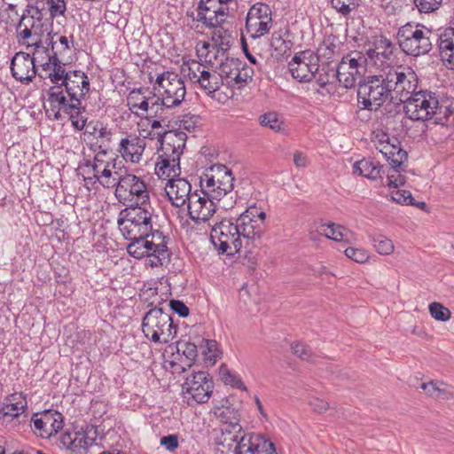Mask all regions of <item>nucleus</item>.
<instances>
[{
  "label": "nucleus",
  "instance_id": "nucleus-1",
  "mask_svg": "<svg viewBox=\"0 0 454 454\" xmlns=\"http://www.w3.org/2000/svg\"><path fill=\"white\" fill-rule=\"evenodd\" d=\"M266 213L251 206L233 221L223 219L214 224L210 240L219 254L233 255L239 252L243 240L260 239L266 231Z\"/></svg>",
  "mask_w": 454,
  "mask_h": 454
},
{
  "label": "nucleus",
  "instance_id": "nucleus-2",
  "mask_svg": "<svg viewBox=\"0 0 454 454\" xmlns=\"http://www.w3.org/2000/svg\"><path fill=\"white\" fill-rule=\"evenodd\" d=\"M437 37L442 60L454 68V27L446 28L440 35L420 23L408 22L399 27L396 38L400 49L413 57L427 54L433 47V39Z\"/></svg>",
  "mask_w": 454,
  "mask_h": 454
},
{
  "label": "nucleus",
  "instance_id": "nucleus-3",
  "mask_svg": "<svg viewBox=\"0 0 454 454\" xmlns=\"http://www.w3.org/2000/svg\"><path fill=\"white\" fill-rule=\"evenodd\" d=\"M90 89V79L82 70H68L60 86H51L48 90V102L54 119L61 118V109L71 111L80 108V101L85 98Z\"/></svg>",
  "mask_w": 454,
  "mask_h": 454
},
{
  "label": "nucleus",
  "instance_id": "nucleus-4",
  "mask_svg": "<svg viewBox=\"0 0 454 454\" xmlns=\"http://www.w3.org/2000/svg\"><path fill=\"white\" fill-rule=\"evenodd\" d=\"M392 95L388 70L382 71L380 74L369 75L364 82H358L356 98L360 109L372 110V106L377 109L387 100L391 101Z\"/></svg>",
  "mask_w": 454,
  "mask_h": 454
},
{
  "label": "nucleus",
  "instance_id": "nucleus-5",
  "mask_svg": "<svg viewBox=\"0 0 454 454\" xmlns=\"http://www.w3.org/2000/svg\"><path fill=\"white\" fill-rule=\"evenodd\" d=\"M117 224L124 239L150 237L153 212L146 206L129 204L119 213Z\"/></svg>",
  "mask_w": 454,
  "mask_h": 454
},
{
  "label": "nucleus",
  "instance_id": "nucleus-6",
  "mask_svg": "<svg viewBox=\"0 0 454 454\" xmlns=\"http://www.w3.org/2000/svg\"><path fill=\"white\" fill-rule=\"evenodd\" d=\"M141 326L145 338L155 343L168 344L177 333L171 316L156 306L145 313Z\"/></svg>",
  "mask_w": 454,
  "mask_h": 454
},
{
  "label": "nucleus",
  "instance_id": "nucleus-7",
  "mask_svg": "<svg viewBox=\"0 0 454 454\" xmlns=\"http://www.w3.org/2000/svg\"><path fill=\"white\" fill-rule=\"evenodd\" d=\"M118 176V182L115 186L114 195L119 202L123 205L128 203L134 206H146L149 201V191L145 180L138 176L128 172L127 169L119 168V171H114Z\"/></svg>",
  "mask_w": 454,
  "mask_h": 454
},
{
  "label": "nucleus",
  "instance_id": "nucleus-8",
  "mask_svg": "<svg viewBox=\"0 0 454 454\" xmlns=\"http://www.w3.org/2000/svg\"><path fill=\"white\" fill-rule=\"evenodd\" d=\"M213 390V378L205 371L192 372L186 376L182 385L184 402L191 407L207 403Z\"/></svg>",
  "mask_w": 454,
  "mask_h": 454
},
{
  "label": "nucleus",
  "instance_id": "nucleus-9",
  "mask_svg": "<svg viewBox=\"0 0 454 454\" xmlns=\"http://www.w3.org/2000/svg\"><path fill=\"white\" fill-rule=\"evenodd\" d=\"M388 73L391 92H393L391 102L405 105L417 93V74L411 68L403 67H390Z\"/></svg>",
  "mask_w": 454,
  "mask_h": 454
},
{
  "label": "nucleus",
  "instance_id": "nucleus-10",
  "mask_svg": "<svg viewBox=\"0 0 454 454\" xmlns=\"http://www.w3.org/2000/svg\"><path fill=\"white\" fill-rule=\"evenodd\" d=\"M403 108L411 120L422 121L431 120L442 112L438 97L435 93L428 90H420L415 93Z\"/></svg>",
  "mask_w": 454,
  "mask_h": 454
},
{
  "label": "nucleus",
  "instance_id": "nucleus-11",
  "mask_svg": "<svg viewBox=\"0 0 454 454\" xmlns=\"http://www.w3.org/2000/svg\"><path fill=\"white\" fill-rule=\"evenodd\" d=\"M272 24V11L267 4L256 2L248 9L245 30L252 39H258L268 35Z\"/></svg>",
  "mask_w": 454,
  "mask_h": 454
},
{
  "label": "nucleus",
  "instance_id": "nucleus-12",
  "mask_svg": "<svg viewBox=\"0 0 454 454\" xmlns=\"http://www.w3.org/2000/svg\"><path fill=\"white\" fill-rule=\"evenodd\" d=\"M165 106H179L184 100L186 88L184 80L175 72L166 71L155 80Z\"/></svg>",
  "mask_w": 454,
  "mask_h": 454
},
{
  "label": "nucleus",
  "instance_id": "nucleus-13",
  "mask_svg": "<svg viewBox=\"0 0 454 454\" xmlns=\"http://www.w3.org/2000/svg\"><path fill=\"white\" fill-rule=\"evenodd\" d=\"M230 440L237 442L235 454H277L274 444L261 434H233Z\"/></svg>",
  "mask_w": 454,
  "mask_h": 454
},
{
  "label": "nucleus",
  "instance_id": "nucleus-14",
  "mask_svg": "<svg viewBox=\"0 0 454 454\" xmlns=\"http://www.w3.org/2000/svg\"><path fill=\"white\" fill-rule=\"evenodd\" d=\"M63 415L55 410H45L41 413H35L32 417V422L36 432L43 438H50L56 435L64 426Z\"/></svg>",
  "mask_w": 454,
  "mask_h": 454
},
{
  "label": "nucleus",
  "instance_id": "nucleus-15",
  "mask_svg": "<svg viewBox=\"0 0 454 454\" xmlns=\"http://www.w3.org/2000/svg\"><path fill=\"white\" fill-rule=\"evenodd\" d=\"M215 200L206 194H200L198 190H195L192 200L187 206L190 218L197 223L208 221L215 213Z\"/></svg>",
  "mask_w": 454,
  "mask_h": 454
},
{
  "label": "nucleus",
  "instance_id": "nucleus-16",
  "mask_svg": "<svg viewBox=\"0 0 454 454\" xmlns=\"http://www.w3.org/2000/svg\"><path fill=\"white\" fill-rule=\"evenodd\" d=\"M313 54L309 51H301L296 54L288 63V68L292 76L299 82H309L319 71L317 64H312Z\"/></svg>",
  "mask_w": 454,
  "mask_h": 454
},
{
  "label": "nucleus",
  "instance_id": "nucleus-17",
  "mask_svg": "<svg viewBox=\"0 0 454 454\" xmlns=\"http://www.w3.org/2000/svg\"><path fill=\"white\" fill-rule=\"evenodd\" d=\"M165 192L168 200L176 207L188 206L193 196L190 182L180 176L169 179L165 186Z\"/></svg>",
  "mask_w": 454,
  "mask_h": 454
},
{
  "label": "nucleus",
  "instance_id": "nucleus-18",
  "mask_svg": "<svg viewBox=\"0 0 454 454\" xmlns=\"http://www.w3.org/2000/svg\"><path fill=\"white\" fill-rule=\"evenodd\" d=\"M10 68L14 79L24 84L31 82L37 74L31 55L23 51H19L13 56Z\"/></svg>",
  "mask_w": 454,
  "mask_h": 454
},
{
  "label": "nucleus",
  "instance_id": "nucleus-19",
  "mask_svg": "<svg viewBox=\"0 0 454 454\" xmlns=\"http://www.w3.org/2000/svg\"><path fill=\"white\" fill-rule=\"evenodd\" d=\"M145 148V142L137 136H128L121 140L119 153L126 160L133 163L140 161Z\"/></svg>",
  "mask_w": 454,
  "mask_h": 454
},
{
  "label": "nucleus",
  "instance_id": "nucleus-20",
  "mask_svg": "<svg viewBox=\"0 0 454 454\" xmlns=\"http://www.w3.org/2000/svg\"><path fill=\"white\" fill-rule=\"evenodd\" d=\"M155 174L161 179L177 178L181 174L178 155L170 156L167 153L159 155L155 164Z\"/></svg>",
  "mask_w": 454,
  "mask_h": 454
},
{
  "label": "nucleus",
  "instance_id": "nucleus-21",
  "mask_svg": "<svg viewBox=\"0 0 454 454\" xmlns=\"http://www.w3.org/2000/svg\"><path fill=\"white\" fill-rule=\"evenodd\" d=\"M212 170L215 171L216 177V194H212V198L220 200L223 196L232 192L235 178L232 171L225 165H215L212 167Z\"/></svg>",
  "mask_w": 454,
  "mask_h": 454
},
{
  "label": "nucleus",
  "instance_id": "nucleus-22",
  "mask_svg": "<svg viewBox=\"0 0 454 454\" xmlns=\"http://www.w3.org/2000/svg\"><path fill=\"white\" fill-rule=\"evenodd\" d=\"M187 135L180 130H166V136L160 144L162 153L170 156L178 155L180 159L186 145Z\"/></svg>",
  "mask_w": 454,
  "mask_h": 454
},
{
  "label": "nucleus",
  "instance_id": "nucleus-23",
  "mask_svg": "<svg viewBox=\"0 0 454 454\" xmlns=\"http://www.w3.org/2000/svg\"><path fill=\"white\" fill-rule=\"evenodd\" d=\"M340 56V40L336 35L326 36L317 50V59L322 63L337 62Z\"/></svg>",
  "mask_w": 454,
  "mask_h": 454
},
{
  "label": "nucleus",
  "instance_id": "nucleus-24",
  "mask_svg": "<svg viewBox=\"0 0 454 454\" xmlns=\"http://www.w3.org/2000/svg\"><path fill=\"white\" fill-rule=\"evenodd\" d=\"M67 64V60H55L49 58L48 63H45L42 69L43 74H38V75L42 79H49L53 84L52 86H60L68 74L66 69Z\"/></svg>",
  "mask_w": 454,
  "mask_h": 454
},
{
  "label": "nucleus",
  "instance_id": "nucleus-25",
  "mask_svg": "<svg viewBox=\"0 0 454 454\" xmlns=\"http://www.w3.org/2000/svg\"><path fill=\"white\" fill-rule=\"evenodd\" d=\"M45 43L51 49V59L68 60L67 57L71 52V47L66 35L51 31L47 34Z\"/></svg>",
  "mask_w": 454,
  "mask_h": 454
},
{
  "label": "nucleus",
  "instance_id": "nucleus-26",
  "mask_svg": "<svg viewBox=\"0 0 454 454\" xmlns=\"http://www.w3.org/2000/svg\"><path fill=\"white\" fill-rule=\"evenodd\" d=\"M117 159L109 155L108 150H100L93 157V160H84L80 166L88 176L95 174L104 168H115Z\"/></svg>",
  "mask_w": 454,
  "mask_h": 454
},
{
  "label": "nucleus",
  "instance_id": "nucleus-27",
  "mask_svg": "<svg viewBox=\"0 0 454 454\" xmlns=\"http://www.w3.org/2000/svg\"><path fill=\"white\" fill-rule=\"evenodd\" d=\"M214 414L223 424L226 425L223 430L229 434H231L232 432L240 434L242 429L239 425L240 415L237 410L230 406L215 407Z\"/></svg>",
  "mask_w": 454,
  "mask_h": 454
},
{
  "label": "nucleus",
  "instance_id": "nucleus-28",
  "mask_svg": "<svg viewBox=\"0 0 454 454\" xmlns=\"http://www.w3.org/2000/svg\"><path fill=\"white\" fill-rule=\"evenodd\" d=\"M215 60L217 61L216 65L219 67V75L223 79V83L225 82L229 87H232L235 75H237L242 61L239 59L230 58L228 54L223 57V59L218 58Z\"/></svg>",
  "mask_w": 454,
  "mask_h": 454
},
{
  "label": "nucleus",
  "instance_id": "nucleus-29",
  "mask_svg": "<svg viewBox=\"0 0 454 454\" xmlns=\"http://www.w3.org/2000/svg\"><path fill=\"white\" fill-rule=\"evenodd\" d=\"M145 89L143 87L133 89L128 98L127 106L129 109L137 117H144L148 112L152 98L144 96Z\"/></svg>",
  "mask_w": 454,
  "mask_h": 454
},
{
  "label": "nucleus",
  "instance_id": "nucleus-30",
  "mask_svg": "<svg viewBox=\"0 0 454 454\" xmlns=\"http://www.w3.org/2000/svg\"><path fill=\"white\" fill-rule=\"evenodd\" d=\"M30 13L28 9L24 11V13L17 26V34H18V42L20 44L26 45L29 43L27 42L28 39H32V42H35V39L42 38V35L39 32H34V23H35V16L32 15L27 20L28 23H30V27H27V24L26 23L27 13Z\"/></svg>",
  "mask_w": 454,
  "mask_h": 454
},
{
  "label": "nucleus",
  "instance_id": "nucleus-31",
  "mask_svg": "<svg viewBox=\"0 0 454 454\" xmlns=\"http://www.w3.org/2000/svg\"><path fill=\"white\" fill-rule=\"evenodd\" d=\"M420 388L424 390L428 396L434 399H441L443 401L454 399V391L448 387L447 384L443 381L430 380L422 383Z\"/></svg>",
  "mask_w": 454,
  "mask_h": 454
},
{
  "label": "nucleus",
  "instance_id": "nucleus-32",
  "mask_svg": "<svg viewBox=\"0 0 454 454\" xmlns=\"http://www.w3.org/2000/svg\"><path fill=\"white\" fill-rule=\"evenodd\" d=\"M212 33V41L215 45H212V50H215V59L224 57L228 54L227 51L231 46V35L230 32L224 29L222 26L214 27Z\"/></svg>",
  "mask_w": 454,
  "mask_h": 454
},
{
  "label": "nucleus",
  "instance_id": "nucleus-33",
  "mask_svg": "<svg viewBox=\"0 0 454 454\" xmlns=\"http://www.w3.org/2000/svg\"><path fill=\"white\" fill-rule=\"evenodd\" d=\"M148 238L135 237L126 239L130 241L126 247L128 254L136 259H141L148 255V253L153 251L152 246H154V243L149 241Z\"/></svg>",
  "mask_w": 454,
  "mask_h": 454
},
{
  "label": "nucleus",
  "instance_id": "nucleus-34",
  "mask_svg": "<svg viewBox=\"0 0 454 454\" xmlns=\"http://www.w3.org/2000/svg\"><path fill=\"white\" fill-rule=\"evenodd\" d=\"M382 166L371 159H363L353 165V172L368 179L375 180L380 176Z\"/></svg>",
  "mask_w": 454,
  "mask_h": 454
},
{
  "label": "nucleus",
  "instance_id": "nucleus-35",
  "mask_svg": "<svg viewBox=\"0 0 454 454\" xmlns=\"http://www.w3.org/2000/svg\"><path fill=\"white\" fill-rule=\"evenodd\" d=\"M116 168V167L104 168L98 172L84 177V180L92 184L98 182L105 188H114L119 180L118 176L114 175V171H118Z\"/></svg>",
  "mask_w": 454,
  "mask_h": 454
},
{
  "label": "nucleus",
  "instance_id": "nucleus-36",
  "mask_svg": "<svg viewBox=\"0 0 454 454\" xmlns=\"http://www.w3.org/2000/svg\"><path fill=\"white\" fill-rule=\"evenodd\" d=\"M173 108H175L174 106H165L161 97H153L149 104L148 112L146 113L148 114L146 118H156L169 123L171 110Z\"/></svg>",
  "mask_w": 454,
  "mask_h": 454
},
{
  "label": "nucleus",
  "instance_id": "nucleus-37",
  "mask_svg": "<svg viewBox=\"0 0 454 454\" xmlns=\"http://www.w3.org/2000/svg\"><path fill=\"white\" fill-rule=\"evenodd\" d=\"M293 43L282 36L281 31L274 32L271 35L270 47L274 51L272 54L276 59L287 58L291 54Z\"/></svg>",
  "mask_w": 454,
  "mask_h": 454
},
{
  "label": "nucleus",
  "instance_id": "nucleus-38",
  "mask_svg": "<svg viewBox=\"0 0 454 454\" xmlns=\"http://www.w3.org/2000/svg\"><path fill=\"white\" fill-rule=\"evenodd\" d=\"M197 83L208 96H213L223 84V79L220 78L219 74L216 72L207 70L202 74Z\"/></svg>",
  "mask_w": 454,
  "mask_h": 454
},
{
  "label": "nucleus",
  "instance_id": "nucleus-39",
  "mask_svg": "<svg viewBox=\"0 0 454 454\" xmlns=\"http://www.w3.org/2000/svg\"><path fill=\"white\" fill-rule=\"evenodd\" d=\"M34 47L33 56L31 57L35 65L37 63L43 68V65L48 63V59L51 57L50 47L44 46L42 38L35 39V42L27 44V48Z\"/></svg>",
  "mask_w": 454,
  "mask_h": 454
},
{
  "label": "nucleus",
  "instance_id": "nucleus-40",
  "mask_svg": "<svg viewBox=\"0 0 454 454\" xmlns=\"http://www.w3.org/2000/svg\"><path fill=\"white\" fill-rule=\"evenodd\" d=\"M171 253L168 247L160 245L156 247V250L150 251L146 257V264L152 268H158L168 262L170 259Z\"/></svg>",
  "mask_w": 454,
  "mask_h": 454
},
{
  "label": "nucleus",
  "instance_id": "nucleus-41",
  "mask_svg": "<svg viewBox=\"0 0 454 454\" xmlns=\"http://www.w3.org/2000/svg\"><path fill=\"white\" fill-rule=\"evenodd\" d=\"M330 64L322 63L321 72L317 79L320 86L324 87L328 83H333L334 81L340 82V61L335 62L333 67H329Z\"/></svg>",
  "mask_w": 454,
  "mask_h": 454
},
{
  "label": "nucleus",
  "instance_id": "nucleus-42",
  "mask_svg": "<svg viewBox=\"0 0 454 454\" xmlns=\"http://www.w3.org/2000/svg\"><path fill=\"white\" fill-rule=\"evenodd\" d=\"M353 48L354 47L346 46V51L349 52L342 56V67L348 64L350 71L359 74L358 67H362L366 62V59L361 51L353 50Z\"/></svg>",
  "mask_w": 454,
  "mask_h": 454
},
{
  "label": "nucleus",
  "instance_id": "nucleus-43",
  "mask_svg": "<svg viewBox=\"0 0 454 454\" xmlns=\"http://www.w3.org/2000/svg\"><path fill=\"white\" fill-rule=\"evenodd\" d=\"M201 189L198 190L199 193L206 194L212 198V194H216V177L215 171L212 170V167L202 174L200 180Z\"/></svg>",
  "mask_w": 454,
  "mask_h": 454
},
{
  "label": "nucleus",
  "instance_id": "nucleus-44",
  "mask_svg": "<svg viewBox=\"0 0 454 454\" xmlns=\"http://www.w3.org/2000/svg\"><path fill=\"white\" fill-rule=\"evenodd\" d=\"M373 46L379 51L380 58L381 59L380 62L383 63L392 60L395 47L388 38L383 35L377 37L373 42Z\"/></svg>",
  "mask_w": 454,
  "mask_h": 454
},
{
  "label": "nucleus",
  "instance_id": "nucleus-45",
  "mask_svg": "<svg viewBox=\"0 0 454 454\" xmlns=\"http://www.w3.org/2000/svg\"><path fill=\"white\" fill-rule=\"evenodd\" d=\"M223 4H220L215 11H213L212 14H209L208 17L200 16V21L207 27H216L222 26L225 22L226 17L228 15V8L223 7Z\"/></svg>",
  "mask_w": 454,
  "mask_h": 454
},
{
  "label": "nucleus",
  "instance_id": "nucleus-46",
  "mask_svg": "<svg viewBox=\"0 0 454 454\" xmlns=\"http://www.w3.org/2000/svg\"><path fill=\"white\" fill-rule=\"evenodd\" d=\"M361 19H352L350 21H347L345 41L342 42V46L356 47L360 35L359 29L361 25Z\"/></svg>",
  "mask_w": 454,
  "mask_h": 454
},
{
  "label": "nucleus",
  "instance_id": "nucleus-47",
  "mask_svg": "<svg viewBox=\"0 0 454 454\" xmlns=\"http://www.w3.org/2000/svg\"><path fill=\"white\" fill-rule=\"evenodd\" d=\"M182 71L185 73V75L192 83L196 84L202 74H204V73H206L207 70L203 64L196 60H191L189 62L184 63L182 66Z\"/></svg>",
  "mask_w": 454,
  "mask_h": 454
},
{
  "label": "nucleus",
  "instance_id": "nucleus-48",
  "mask_svg": "<svg viewBox=\"0 0 454 454\" xmlns=\"http://www.w3.org/2000/svg\"><path fill=\"white\" fill-rule=\"evenodd\" d=\"M219 374L222 381L225 385H230L231 387L241 391H247V387L245 386L240 377L227 367L222 366L220 368Z\"/></svg>",
  "mask_w": 454,
  "mask_h": 454
},
{
  "label": "nucleus",
  "instance_id": "nucleus-49",
  "mask_svg": "<svg viewBox=\"0 0 454 454\" xmlns=\"http://www.w3.org/2000/svg\"><path fill=\"white\" fill-rule=\"evenodd\" d=\"M199 348L205 356L206 361L215 362L219 355L218 343L216 340L202 339L199 344Z\"/></svg>",
  "mask_w": 454,
  "mask_h": 454
},
{
  "label": "nucleus",
  "instance_id": "nucleus-50",
  "mask_svg": "<svg viewBox=\"0 0 454 454\" xmlns=\"http://www.w3.org/2000/svg\"><path fill=\"white\" fill-rule=\"evenodd\" d=\"M61 111L69 115V120L73 127L77 130H82L87 122V118L82 115L85 112V107L82 106V101H80V108H74L71 111L61 109Z\"/></svg>",
  "mask_w": 454,
  "mask_h": 454
},
{
  "label": "nucleus",
  "instance_id": "nucleus-51",
  "mask_svg": "<svg viewBox=\"0 0 454 454\" xmlns=\"http://www.w3.org/2000/svg\"><path fill=\"white\" fill-rule=\"evenodd\" d=\"M371 240L375 250L380 254L387 255L394 251L392 240L384 235L372 236Z\"/></svg>",
  "mask_w": 454,
  "mask_h": 454
},
{
  "label": "nucleus",
  "instance_id": "nucleus-52",
  "mask_svg": "<svg viewBox=\"0 0 454 454\" xmlns=\"http://www.w3.org/2000/svg\"><path fill=\"white\" fill-rule=\"evenodd\" d=\"M259 123L273 131H280L284 122L279 119L276 112H268L259 117Z\"/></svg>",
  "mask_w": 454,
  "mask_h": 454
},
{
  "label": "nucleus",
  "instance_id": "nucleus-53",
  "mask_svg": "<svg viewBox=\"0 0 454 454\" xmlns=\"http://www.w3.org/2000/svg\"><path fill=\"white\" fill-rule=\"evenodd\" d=\"M317 234L334 241L340 240V225L335 223H321L317 227Z\"/></svg>",
  "mask_w": 454,
  "mask_h": 454
},
{
  "label": "nucleus",
  "instance_id": "nucleus-54",
  "mask_svg": "<svg viewBox=\"0 0 454 454\" xmlns=\"http://www.w3.org/2000/svg\"><path fill=\"white\" fill-rule=\"evenodd\" d=\"M428 310L433 318L437 321L446 322L450 319V310L442 303L434 301L429 304Z\"/></svg>",
  "mask_w": 454,
  "mask_h": 454
},
{
  "label": "nucleus",
  "instance_id": "nucleus-55",
  "mask_svg": "<svg viewBox=\"0 0 454 454\" xmlns=\"http://www.w3.org/2000/svg\"><path fill=\"white\" fill-rule=\"evenodd\" d=\"M386 139L381 138L380 140L379 150L383 156L387 159L394 157V152H395L397 146L401 145V142L396 137H388L386 134L383 135Z\"/></svg>",
  "mask_w": 454,
  "mask_h": 454
},
{
  "label": "nucleus",
  "instance_id": "nucleus-56",
  "mask_svg": "<svg viewBox=\"0 0 454 454\" xmlns=\"http://www.w3.org/2000/svg\"><path fill=\"white\" fill-rule=\"evenodd\" d=\"M177 352H182L183 355L190 361H194L198 356L199 345L191 340H180L176 342Z\"/></svg>",
  "mask_w": 454,
  "mask_h": 454
},
{
  "label": "nucleus",
  "instance_id": "nucleus-57",
  "mask_svg": "<svg viewBox=\"0 0 454 454\" xmlns=\"http://www.w3.org/2000/svg\"><path fill=\"white\" fill-rule=\"evenodd\" d=\"M253 74V69L247 67L246 63L242 62L237 75H235L232 88H243L247 84L248 81L252 80Z\"/></svg>",
  "mask_w": 454,
  "mask_h": 454
},
{
  "label": "nucleus",
  "instance_id": "nucleus-58",
  "mask_svg": "<svg viewBox=\"0 0 454 454\" xmlns=\"http://www.w3.org/2000/svg\"><path fill=\"white\" fill-rule=\"evenodd\" d=\"M291 349L294 355L304 361H311L313 357L311 348L303 342H294L291 345Z\"/></svg>",
  "mask_w": 454,
  "mask_h": 454
},
{
  "label": "nucleus",
  "instance_id": "nucleus-59",
  "mask_svg": "<svg viewBox=\"0 0 454 454\" xmlns=\"http://www.w3.org/2000/svg\"><path fill=\"white\" fill-rule=\"evenodd\" d=\"M344 254L348 259L357 263H364L370 257L369 253L362 248L348 247L344 250Z\"/></svg>",
  "mask_w": 454,
  "mask_h": 454
},
{
  "label": "nucleus",
  "instance_id": "nucleus-60",
  "mask_svg": "<svg viewBox=\"0 0 454 454\" xmlns=\"http://www.w3.org/2000/svg\"><path fill=\"white\" fill-rule=\"evenodd\" d=\"M401 168H391L387 173V185L398 188L405 184V176L401 174Z\"/></svg>",
  "mask_w": 454,
  "mask_h": 454
},
{
  "label": "nucleus",
  "instance_id": "nucleus-61",
  "mask_svg": "<svg viewBox=\"0 0 454 454\" xmlns=\"http://www.w3.org/2000/svg\"><path fill=\"white\" fill-rule=\"evenodd\" d=\"M48 5L51 18L64 15L67 5L64 0H46L45 6Z\"/></svg>",
  "mask_w": 454,
  "mask_h": 454
},
{
  "label": "nucleus",
  "instance_id": "nucleus-62",
  "mask_svg": "<svg viewBox=\"0 0 454 454\" xmlns=\"http://www.w3.org/2000/svg\"><path fill=\"white\" fill-rule=\"evenodd\" d=\"M442 0H414V4L420 12H432L437 10L442 4Z\"/></svg>",
  "mask_w": 454,
  "mask_h": 454
},
{
  "label": "nucleus",
  "instance_id": "nucleus-63",
  "mask_svg": "<svg viewBox=\"0 0 454 454\" xmlns=\"http://www.w3.org/2000/svg\"><path fill=\"white\" fill-rule=\"evenodd\" d=\"M391 200L396 203L403 205L414 204V198L411 192L406 190H397L391 194Z\"/></svg>",
  "mask_w": 454,
  "mask_h": 454
},
{
  "label": "nucleus",
  "instance_id": "nucleus-64",
  "mask_svg": "<svg viewBox=\"0 0 454 454\" xmlns=\"http://www.w3.org/2000/svg\"><path fill=\"white\" fill-rule=\"evenodd\" d=\"M215 0H200L198 6V20L200 21V16L208 17L217 8Z\"/></svg>",
  "mask_w": 454,
  "mask_h": 454
}]
</instances>
